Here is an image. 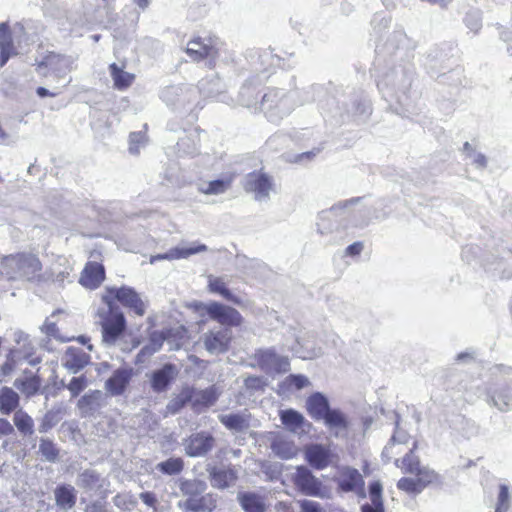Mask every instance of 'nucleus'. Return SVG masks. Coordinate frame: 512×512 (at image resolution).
I'll return each mask as SVG.
<instances>
[{"mask_svg": "<svg viewBox=\"0 0 512 512\" xmlns=\"http://www.w3.org/2000/svg\"><path fill=\"white\" fill-rule=\"evenodd\" d=\"M101 300L109 308L99 313L102 341L109 346L115 345L127 328L123 312L115 309L118 303L138 317H143L147 311V303L140 294L133 287L126 285L106 287Z\"/></svg>", "mask_w": 512, "mask_h": 512, "instance_id": "nucleus-1", "label": "nucleus"}, {"mask_svg": "<svg viewBox=\"0 0 512 512\" xmlns=\"http://www.w3.org/2000/svg\"><path fill=\"white\" fill-rule=\"evenodd\" d=\"M306 410L316 421L323 420L324 424L337 437L340 431H347L349 419L339 409H331L328 399L320 392L312 393L306 400Z\"/></svg>", "mask_w": 512, "mask_h": 512, "instance_id": "nucleus-2", "label": "nucleus"}, {"mask_svg": "<svg viewBox=\"0 0 512 512\" xmlns=\"http://www.w3.org/2000/svg\"><path fill=\"white\" fill-rule=\"evenodd\" d=\"M180 491L186 497L178 502V507L186 512H213L217 507L216 497L212 493L204 494L206 485L198 480H181Z\"/></svg>", "mask_w": 512, "mask_h": 512, "instance_id": "nucleus-3", "label": "nucleus"}, {"mask_svg": "<svg viewBox=\"0 0 512 512\" xmlns=\"http://www.w3.org/2000/svg\"><path fill=\"white\" fill-rule=\"evenodd\" d=\"M4 265L14 272V278L35 284H43V264L36 253L18 252L4 257Z\"/></svg>", "mask_w": 512, "mask_h": 512, "instance_id": "nucleus-4", "label": "nucleus"}, {"mask_svg": "<svg viewBox=\"0 0 512 512\" xmlns=\"http://www.w3.org/2000/svg\"><path fill=\"white\" fill-rule=\"evenodd\" d=\"M185 53L194 62L207 60L208 67L213 69L219 55L217 39L213 36H195L187 43Z\"/></svg>", "mask_w": 512, "mask_h": 512, "instance_id": "nucleus-5", "label": "nucleus"}, {"mask_svg": "<svg viewBox=\"0 0 512 512\" xmlns=\"http://www.w3.org/2000/svg\"><path fill=\"white\" fill-rule=\"evenodd\" d=\"M196 310L200 315L207 314L211 320L216 321L224 328L239 327L243 324L244 319L240 312L235 308L213 301L209 304H197Z\"/></svg>", "mask_w": 512, "mask_h": 512, "instance_id": "nucleus-6", "label": "nucleus"}, {"mask_svg": "<svg viewBox=\"0 0 512 512\" xmlns=\"http://www.w3.org/2000/svg\"><path fill=\"white\" fill-rule=\"evenodd\" d=\"M334 482L337 491L340 493L362 494L365 488V481L358 469L351 466H342L338 469Z\"/></svg>", "mask_w": 512, "mask_h": 512, "instance_id": "nucleus-7", "label": "nucleus"}, {"mask_svg": "<svg viewBox=\"0 0 512 512\" xmlns=\"http://www.w3.org/2000/svg\"><path fill=\"white\" fill-rule=\"evenodd\" d=\"M255 365L264 371L286 373L290 370V361L286 356L279 355L275 349H258L253 354Z\"/></svg>", "mask_w": 512, "mask_h": 512, "instance_id": "nucleus-8", "label": "nucleus"}, {"mask_svg": "<svg viewBox=\"0 0 512 512\" xmlns=\"http://www.w3.org/2000/svg\"><path fill=\"white\" fill-rule=\"evenodd\" d=\"M293 483L304 495L315 497L325 496L323 483L305 466L297 467L293 476Z\"/></svg>", "mask_w": 512, "mask_h": 512, "instance_id": "nucleus-9", "label": "nucleus"}, {"mask_svg": "<svg viewBox=\"0 0 512 512\" xmlns=\"http://www.w3.org/2000/svg\"><path fill=\"white\" fill-rule=\"evenodd\" d=\"M273 178L263 171H253L246 175L243 188L257 200L266 199L273 190Z\"/></svg>", "mask_w": 512, "mask_h": 512, "instance_id": "nucleus-10", "label": "nucleus"}, {"mask_svg": "<svg viewBox=\"0 0 512 512\" xmlns=\"http://www.w3.org/2000/svg\"><path fill=\"white\" fill-rule=\"evenodd\" d=\"M232 340V333L226 328L209 330L202 338L203 345L210 354L226 353L230 349Z\"/></svg>", "mask_w": 512, "mask_h": 512, "instance_id": "nucleus-11", "label": "nucleus"}, {"mask_svg": "<svg viewBox=\"0 0 512 512\" xmlns=\"http://www.w3.org/2000/svg\"><path fill=\"white\" fill-rule=\"evenodd\" d=\"M35 67L37 71L50 68L55 72L57 78L63 77L72 70V64L65 55L55 51H48L41 60L36 61Z\"/></svg>", "mask_w": 512, "mask_h": 512, "instance_id": "nucleus-12", "label": "nucleus"}, {"mask_svg": "<svg viewBox=\"0 0 512 512\" xmlns=\"http://www.w3.org/2000/svg\"><path fill=\"white\" fill-rule=\"evenodd\" d=\"M106 278L105 267L97 261H88L79 278V283L86 289L94 290L101 286Z\"/></svg>", "mask_w": 512, "mask_h": 512, "instance_id": "nucleus-13", "label": "nucleus"}, {"mask_svg": "<svg viewBox=\"0 0 512 512\" xmlns=\"http://www.w3.org/2000/svg\"><path fill=\"white\" fill-rule=\"evenodd\" d=\"M215 445L214 437L206 432H198L190 435L185 441V452L190 457H198L207 454Z\"/></svg>", "mask_w": 512, "mask_h": 512, "instance_id": "nucleus-14", "label": "nucleus"}, {"mask_svg": "<svg viewBox=\"0 0 512 512\" xmlns=\"http://www.w3.org/2000/svg\"><path fill=\"white\" fill-rule=\"evenodd\" d=\"M132 377V368H119L115 370L105 383L106 391L113 396H119L123 394L127 389Z\"/></svg>", "mask_w": 512, "mask_h": 512, "instance_id": "nucleus-15", "label": "nucleus"}, {"mask_svg": "<svg viewBox=\"0 0 512 512\" xmlns=\"http://www.w3.org/2000/svg\"><path fill=\"white\" fill-rule=\"evenodd\" d=\"M332 453L328 447L321 444H311L305 449V459L317 470L325 469L331 463Z\"/></svg>", "mask_w": 512, "mask_h": 512, "instance_id": "nucleus-16", "label": "nucleus"}, {"mask_svg": "<svg viewBox=\"0 0 512 512\" xmlns=\"http://www.w3.org/2000/svg\"><path fill=\"white\" fill-rule=\"evenodd\" d=\"M126 62L122 65L111 63L108 67L110 76L113 80V87L118 91H125L135 82L136 76L133 73L125 71Z\"/></svg>", "mask_w": 512, "mask_h": 512, "instance_id": "nucleus-17", "label": "nucleus"}, {"mask_svg": "<svg viewBox=\"0 0 512 512\" xmlns=\"http://www.w3.org/2000/svg\"><path fill=\"white\" fill-rule=\"evenodd\" d=\"M17 54L9 25L0 23V67H4L8 60Z\"/></svg>", "mask_w": 512, "mask_h": 512, "instance_id": "nucleus-18", "label": "nucleus"}, {"mask_svg": "<svg viewBox=\"0 0 512 512\" xmlns=\"http://www.w3.org/2000/svg\"><path fill=\"white\" fill-rule=\"evenodd\" d=\"M15 387L24 394L27 398H30L39 393L42 380L30 370H25L20 378H17L14 382Z\"/></svg>", "mask_w": 512, "mask_h": 512, "instance_id": "nucleus-19", "label": "nucleus"}, {"mask_svg": "<svg viewBox=\"0 0 512 512\" xmlns=\"http://www.w3.org/2000/svg\"><path fill=\"white\" fill-rule=\"evenodd\" d=\"M90 362V355L77 347H68L64 354V366L77 373Z\"/></svg>", "mask_w": 512, "mask_h": 512, "instance_id": "nucleus-20", "label": "nucleus"}, {"mask_svg": "<svg viewBox=\"0 0 512 512\" xmlns=\"http://www.w3.org/2000/svg\"><path fill=\"white\" fill-rule=\"evenodd\" d=\"M217 399L218 393L214 387H209L204 390H196L192 387V400H190V404L192 409L197 413L212 406Z\"/></svg>", "mask_w": 512, "mask_h": 512, "instance_id": "nucleus-21", "label": "nucleus"}, {"mask_svg": "<svg viewBox=\"0 0 512 512\" xmlns=\"http://www.w3.org/2000/svg\"><path fill=\"white\" fill-rule=\"evenodd\" d=\"M237 500L244 512H266L265 497L255 492H240Z\"/></svg>", "mask_w": 512, "mask_h": 512, "instance_id": "nucleus-22", "label": "nucleus"}, {"mask_svg": "<svg viewBox=\"0 0 512 512\" xmlns=\"http://www.w3.org/2000/svg\"><path fill=\"white\" fill-rule=\"evenodd\" d=\"M209 476L213 486L218 489H225L229 487L231 484L235 483L238 478L235 469L231 467H213L209 470Z\"/></svg>", "mask_w": 512, "mask_h": 512, "instance_id": "nucleus-23", "label": "nucleus"}, {"mask_svg": "<svg viewBox=\"0 0 512 512\" xmlns=\"http://www.w3.org/2000/svg\"><path fill=\"white\" fill-rule=\"evenodd\" d=\"M56 505L63 510L72 509L77 501L75 488L68 484L58 485L54 490Z\"/></svg>", "mask_w": 512, "mask_h": 512, "instance_id": "nucleus-24", "label": "nucleus"}, {"mask_svg": "<svg viewBox=\"0 0 512 512\" xmlns=\"http://www.w3.org/2000/svg\"><path fill=\"white\" fill-rule=\"evenodd\" d=\"M20 404L19 395L10 387L0 389V412L9 415L14 412Z\"/></svg>", "mask_w": 512, "mask_h": 512, "instance_id": "nucleus-25", "label": "nucleus"}, {"mask_svg": "<svg viewBox=\"0 0 512 512\" xmlns=\"http://www.w3.org/2000/svg\"><path fill=\"white\" fill-rule=\"evenodd\" d=\"M101 391L92 390L84 394L77 401V407L82 416H87L97 410L100 406Z\"/></svg>", "mask_w": 512, "mask_h": 512, "instance_id": "nucleus-26", "label": "nucleus"}, {"mask_svg": "<svg viewBox=\"0 0 512 512\" xmlns=\"http://www.w3.org/2000/svg\"><path fill=\"white\" fill-rule=\"evenodd\" d=\"M271 448L282 459H292L298 454V448L294 442L280 436L273 439Z\"/></svg>", "mask_w": 512, "mask_h": 512, "instance_id": "nucleus-27", "label": "nucleus"}, {"mask_svg": "<svg viewBox=\"0 0 512 512\" xmlns=\"http://www.w3.org/2000/svg\"><path fill=\"white\" fill-rule=\"evenodd\" d=\"M192 400V387L186 386L167 404L164 416L174 415Z\"/></svg>", "mask_w": 512, "mask_h": 512, "instance_id": "nucleus-28", "label": "nucleus"}, {"mask_svg": "<svg viewBox=\"0 0 512 512\" xmlns=\"http://www.w3.org/2000/svg\"><path fill=\"white\" fill-rule=\"evenodd\" d=\"M174 367L171 364L153 372L151 377L152 388L157 392L165 391L173 379Z\"/></svg>", "mask_w": 512, "mask_h": 512, "instance_id": "nucleus-29", "label": "nucleus"}, {"mask_svg": "<svg viewBox=\"0 0 512 512\" xmlns=\"http://www.w3.org/2000/svg\"><path fill=\"white\" fill-rule=\"evenodd\" d=\"M280 419L282 424L291 432H297L306 424L304 416L294 409L282 410Z\"/></svg>", "mask_w": 512, "mask_h": 512, "instance_id": "nucleus-30", "label": "nucleus"}, {"mask_svg": "<svg viewBox=\"0 0 512 512\" xmlns=\"http://www.w3.org/2000/svg\"><path fill=\"white\" fill-rule=\"evenodd\" d=\"M219 420L229 430L242 431L249 427V420L238 413L221 415Z\"/></svg>", "mask_w": 512, "mask_h": 512, "instance_id": "nucleus-31", "label": "nucleus"}, {"mask_svg": "<svg viewBox=\"0 0 512 512\" xmlns=\"http://www.w3.org/2000/svg\"><path fill=\"white\" fill-rule=\"evenodd\" d=\"M13 422L18 431L23 435H32L34 432V421L26 412L18 410L14 414Z\"/></svg>", "mask_w": 512, "mask_h": 512, "instance_id": "nucleus-32", "label": "nucleus"}, {"mask_svg": "<svg viewBox=\"0 0 512 512\" xmlns=\"http://www.w3.org/2000/svg\"><path fill=\"white\" fill-rule=\"evenodd\" d=\"M234 180V175L230 174L223 179L210 181L202 192L207 195H217L227 191Z\"/></svg>", "mask_w": 512, "mask_h": 512, "instance_id": "nucleus-33", "label": "nucleus"}, {"mask_svg": "<svg viewBox=\"0 0 512 512\" xmlns=\"http://www.w3.org/2000/svg\"><path fill=\"white\" fill-rule=\"evenodd\" d=\"M208 287L211 292L220 294L227 301L237 305L241 304V300L230 292L221 278L210 279Z\"/></svg>", "mask_w": 512, "mask_h": 512, "instance_id": "nucleus-34", "label": "nucleus"}, {"mask_svg": "<svg viewBox=\"0 0 512 512\" xmlns=\"http://www.w3.org/2000/svg\"><path fill=\"white\" fill-rule=\"evenodd\" d=\"M492 404L500 411H508L512 409V395H510L506 388L496 390L490 394Z\"/></svg>", "mask_w": 512, "mask_h": 512, "instance_id": "nucleus-35", "label": "nucleus"}, {"mask_svg": "<svg viewBox=\"0 0 512 512\" xmlns=\"http://www.w3.org/2000/svg\"><path fill=\"white\" fill-rule=\"evenodd\" d=\"M309 385V379L302 374H290L282 382V388L286 391H298Z\"/></svg>", "mask_w": 512, "mask_h": 512, "instance_id": "nucleus-36", "label": "nucleus"}, {"mask_svg": "<svg viewBox=\"0 0 512 512\" xmlns=\"http://www.w3.org/2000/svg\"><path fill=\"white\" fill-rule=\"evenodd\" d=\"M157 469L163 474L177 475L184 469V461L182 458H169L157 465Z\"/></svg>", "mask_w": 512, "mask_h": 512, "instance_id": "nucleus-37", "label": "nucleus"}, {"mask_svg": "<svg viewBox=\"0 0 512 512\" xmlns=\"http://www.w3.org/2000/svg\"><path fill=\"white\" fill-rule=\"evenodd\" d=\"M439 482V475L427 467L418 465V493L421 489Z\"/></svg>", "mask_w": 512, "mask_h": 512, "instance_id": "nucleus-38", "label": "nucleus"}, {"mask_svg": "<svg viewBox=\"0 0 512 512\" xmlns=\"http://www.w3.org/2000/svg\"><path fill=\"white\" fill-rule=\"evenodd\" d=\"M70 276V270L66 267L65 269L59 270L56 268H49L44 271L43 284L48 283H64Z\"/></svg>", "mask_w": 512, "mask_h": 512, "instance_id": "nucleus-39", "label": "nucleus"}, {"mask_svg": "<svg viewBox=\"0 0 512 512\" xmlns=\"http://www.w3.org/2000/svg\"><path fill=\"white\" fill-rule=\"evenodd\" d=\"M511 498L512 490H510L509 486L500 484L495 512H506L510 507Z\"/></svg>", "mask_w": 512, "mask_h": 512, "instance_id": "nucleus-40", "label": "nucleus"}, {"mask_svg": "<svg viewBox=\"0 0 512 512\" xmlns=\"http://www.w3.org/2000/svg\"><path fill=\"white\" fill-rule=\"evenodd\" d=\"M39 451L49 462H55L59 456V449L50 439L42 438L40 440Z\"/></svg>", "mask_w": 512, "mask_h": 512, "instance_id": "nucleus-41", "label": "nucleus"}, {"mask_svg": "<svg viewBox=\"0 0 512 512\" xmlns=\"http://www.w3.org/2000/svg\"><path fill=\"white\" fill-rule=\"evenodd\" d=\"M163 345V339L160 338H152L148 345H145L141 348L137 355V361L141 362L146 357H149L159 351Z\"/></svg>", "mask_w": 512, "mask_h": 512, "instance_id": "nucleus-42", "label": "nucleus"}, {"mask_svg": "<svg viewBox=\"0 0 512 512\" xmlns=\"http://www.w3.org/2000/svg\"><path fill=\"white\" fill-rule=\"evenodd\" d=\"M88 386V380L85 375L79 377H73L67 385V389L70 391L71 397L76 398L79 394L86 389Z\"/></svg>", "mask_w": 512, "mask_h": 512, "instance_id": "nucleus-43", "label": "nucleus"}, {"mask_svg": "<svg viewBox=\"0 0 512 512\" xmlns=\"http://www.w3.org/2000/svg\"><path fill=\"white\" fill-rule=\"evenodd\" d=\"M464 23L468 29L477 33L482 27V17L478 10H471L466 13Z\"/></svg>", "mask_w": 512, "mask_h": 512, "instance_id": "nucleus-44", "label": "nucleus"}, {"mask_svg": "<svg viewBox=\"0 0 512 512\" xmlns=\"http://www.w3.org/2000/svg\"><path fill=\"white\" fill-rule=\"evenodd\" d=\"M369 494L373 505H383L382 485L379 481H373L370 483Z\"/></svg>", "mask_w": 512, "mask_h": 512, "instance_id": "nucleus-45", "label": "nucleus"}, {"mask_svg": "<svg viewBox=\"0 0 512 512\" xmlns=\"http://www.w3.org/2000/svg\"><path fill=\"white\" fill-rule=\"evenodd\" d=\"M244 385L250 390H263L266 386L265 380L260 376H248L244 380Z\"/></svg>", "mask_w": 512, "mask_h": 512, "instance_id": "nucleus-46", "label": "nucleus"}, {"mask_svg": "<svg viewBox=\"0 0 512 512\" xmlns=\"http://www.w3.org/2000/svg\"><path fill=\"white\" fill-rule=\"evenodd\" d=\"M300 512H324L323 508L318 502L311 500H302L299 502Z\"/></svg>", "mask_w": 512, "mask_h": 512, "instance_id": "nucleus-47", "label": "nucleus"}, {"mask_svg": "<svg viewBox=\"0 0 512 512\" xmlns=\"http://www.w3.org/2000/svg\"><path fill=\"white\" fill-rule=\"evenodd\" d=\"M206 250H207L206 245L199 244V245L194 246V247L184 248V249L178 250L177 251V257L186 258V257H188V256H190L192 254H196V253H199V252H204Z\"/></svg>", "mask_w": 512, "mask_h": 512, "instance_id": "nucleus-48", "label": "nucleus"}, {"mask_svg": "<svg viewBox=\"0 0 512 512\" xmlns=\"http://www.w3.org/2000/svg\"><path fill=\"white\" fill-rule=\"evenodd\" d=\"M140 499L142 500V502L144 504H146L149 507H152L155 512L157 511L158 500H157L156 495L153 492H149V491L142 492L140 494Z\"/></svg>", "mask_w": 512, "mask_h": 512, "instance_id": "nucleus-49", "label": "nucleus"}, {"mask_svg": "<svg viewBox=\"0 0 512 512\" xmlns=\"http://www.w3.org/2000/svg\"><path fill=\"white\" fill-rule=\"evenodd\" d=\"M468 157L472 159V163L479 169H484L487 166V159L484 154L476 151L468 154Z\"/></svg>", "mask_w": 512, "mask_h": 512, "instance_id": "nucleus-50", "label": "nucleus"}, {"mask_svg": "<svg viewBox=\"0 0 512 512\" xmlns=\"http://www.w3.org/2000/svg\"><path fill=\"white\" fill-rule=\"evenodd\" d=\"M397 487L400 490L406 491V492H413L416 491V481L410 478H401L398 483Z\"/></svg>", "mask_w": 512, "mask_h": 512, "instance_id": "nucleus-51", "label": "nucleus"}, {"mask_svg": "<svg viewBox=\"0 0 512 512\" xmlns=\"http://www.w3.org/2000/svg\"><path fill=\"white\" fill-rule=\"evenodd\" d=\"M363 250V243L362 242H354L351 245H349L346 250L345 254L347 256H358Z\"/></svg>", "mask_w": 512, "mask_h": 512, "instance_id": "nucleus-52", "label": "nucleus"}, {"mask_svg": "<svg viewBox=\"0 0 512 512\" xmlns=\"http://www.w3.org/2000/svg\"><path fill=\"white\" fill-rule=\"evenodd\" d=\"M85 512H108V511L106 509L105 503L95 501L86 506Z\"/></svg>", "mask_w": 512, "mask_h": 512, "instance_id": "nucleus-53", "label": "nucleus"}, {"mask_svg": "<svg viewBox=\"0 0 512 512\" xmlns=\"http://www.w3.org/2000/svg\"><path fill=\"white\" fill-rule=\"evenodd\" d=\"M13 433H14V428L11 425V423L4 418H0V435L7 436V435H11Z\"/></svg>", "mask_w": 512, "mask_h": 512, "instance_id": "nucleus-54", "label": "nucleus"}, {"mask_svg": "<svg viewBox=\"0 0 512 512\" xmlns=\"http://www.w3.org/2000/svg\"><path fill=\"white\" fill-rule=\"evenodd\" d=\"M500 39L507 43V52L510 56H512V35L511 32L507 30H502L499 34Z\"/></svg>", "mask_w": 512, "mask_h": 512, "instance_id": "nucleus-55", "label": "nucleus"}, {"mask_svg": "<svg viewBox=\"0 0 512 512\" xmlns=\"http://www.w3.org/2000/svg\"><path fill=\"white\" fill-rule=\"evenodd\" d=\"M275 512H294L292 504L289 502L279 501L274 506Z\"/></svg>", "mask_w": 512, "mask_h": 512, "instance_id": "nucleus-56", "label": "nucleus"}, {"mask_svg": "<svg viewBox=\"0 0 512 512\" xmlns=\"http://www.w3.org/2000/svg\"><path fill=\"white\" fill-rule=\"evenodd\" d=\"M495 369V372L494 374H501L503 376H506L507 378L509 379H512V368L511 367H507V366H504V365H497L494 367Z\"/></svg>", "mask_w": 512, "mask_h": 512, "instance_id": "nucleus-57", "label": "nucleus"}, {"mask_svg": "<svg viewBox=\"0 0 512 512\" xmlns=\"http://www.w3.org/2000/svg\"><path fill=\"white\" fill-rule=\"evenodd\" d=\"M316 153L314 151H308L301 154H298L294 157L292 162H301L303 160H312L315 157Z\"/></svg>", "mask_w": 512, "mask_h": 512, "instance_id": "nucleus-58", "label": "nucleus"}, {"mask_svg": "<svg viewBox=\"0 0 512 512\" xmlns=\"http://www.w3.org/2000/svg\"><path fill=\"white\" fill-rule=\"evenodd\" d=\"M362 512H384V505L365 504L361 507Z\"/></svg>", "mask_w": 512, "mask_h": 512, "instance_id": "nucleus-59", "label": "nucleus"}, {"mask_svg": "<svg viewBox=\"0 0 512 512\" xmlns=\"http://www.w3.org/2000/svg\"><path fill=\"white\" fill-rule=\"evenodd\" d=\"M473 358H474L473 353L469 352V351L461 352L456 356V360L458 362H468V361H471Z\"/></svg>", "mask_w": 512, "mask_h": 512, "instance_id": "nucleus-60", "label": "nucleus"}, {"mask_svg": "<svg viewBox=\"0 0 512 512\" xmlns=\"http://www.w3.org/2000/svg\"><path fill=\"white\" fill-rule=\"evenodd\" d=\"M36 93L41 98H44V97H55L57 95V93L50 92L49 90H47L44 87H38L36 89Z\"/></svg>", "mask_w": 512, "mask_h": 512, "instance_id": "nucleus-61", "label": "nucleus"}, {"mask_svg": "<svg viewBox=\"0 0 512 512\" xmlns=\"http://www.w3.org/2000/svg\"><path fill=\"white\" fill-rule=\"evenodd\" d=\"M14 367H15V364L14 362H5L2 366H1V373L3 375H8L10 374L13 370H14Z\"/></svg>", "mask_w": 512, "mask_h": 512, "instance_id": "nucleus-62", "label": "nucleus"}, {"mask_svg": "<svg viewBox=\"0 0 512 512\" xmlns=\"http://www.w3.org/2000/svg\"><path fill=\"white\" fill-rule=\"evenodd\" d=\"M77 341L82 345H86L89 351L93 350V345L90 343V337L81 335L77 338Z\"/></svg>", "mask_w": 512, "mask_h": 512, "instance_id": "nucleus-63", "label": "nucleus"}, {"mask_svg": "<svg viewBox=\"0 0 512 512\" xmlns=\"http://www.w3.org/2000/svg\"><path fill=\"white\" fill-rule=\"evenodd\" d=\"M134 3L142 9H145L149 5V0H134Z\"/></svg>", "mask_w": 512, "mask_h": 512, "instance_id": "nucleus-64", "label": "nucleus"}]
</instances>
